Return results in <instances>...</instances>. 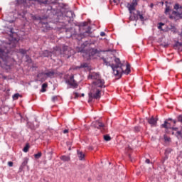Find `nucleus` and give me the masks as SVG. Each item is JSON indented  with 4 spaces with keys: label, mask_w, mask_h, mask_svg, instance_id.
<instances>
[{
    "label": "nucleus",
    "mask_w": 182,
    "mask_h": 182,
    "mask_svg": "<svg viewBox=\"0 0 182 182\" xmlns=\"http://www.w3.org/2000/svg\"><path fill=\"white\" fill-rule=\"evenodd\" d=\"M63 133H64V134H66V133H69V130L68 129H65L63 131Z\"/></svg>",
    "instance_id": "45"
},
{
    "label": "nucleus",
    "mask_w": 182,
    "mask_h": 182,
    "mask_svg": "<svg viewBox=\"0 0 182 182\" xmlns=\"http://www.w3.org/2000/svg\"><path fill=\"white\" fill-rule=\"evenodd\" d=\"M88 79H92L94 80L92 82V85H105V80L100 77V75L97 74V73H90L88 75Z\"/></svg>",
    "instance_id": "3"
},
{
    "label": "nucleus",
    "mask_w": 182,
    "mask_h": 182,
    "mask_svg": "<svg viewBox=\"0 0 182 182\" xmlns=\"http://www.w3.org/2000/svg\"><path fill=\"white\" fill-rule=\"evenodd\" d=\"M157 120L158 119L154 118V117L147 119V122L151 126V127H156L157 126Z\"/></svg>",
    "instance_id": "9"
},
{
    "label": "nucleus",
    "mask_w": 182,
    "mask_h": 182,
    "mask_svg": "<svg viewBox=\"0 0 182 182\" xmlns=\"http://www.w3.org/2000/svg\"><path fill=\"white\" fill-rule=\"evenodd\" d=\"M87 66H88L87 63H84L81 64L80 67H77L76 69H80L82 68H87Z\"/></svg>",
    "instance_id": "25"
},
{
    "label": "nucleus",
    "mask_w": 182,
    "mask_h": 182,
    "mask_svg": "<svg viewBox=\"0 0 182 182\" xmlns=\"http://www.w3.org/2000/svg\"><path fill=\"white\" fill-rule=\"evenodd\" d=\"M43 55L45 57H49L50 56V52H49L48 50H45L44 53H43Z\"/></svg>",
    "instance_id": "28"
},
{
    "label": "nucleus",
    "mask_w": 182,
    "mask_h": 182,
    "mask_svg": "<svg viewBox=\"0 0 182 182\" xmlns=\"http://www.w3.org/2000/svg\"><path fill=\"white\" fill-rule=\"evenodd\" d=\"M26 58H29V56L26 55Z\"/></svg>",
    "instance_id": "59"
},
{
    "label": "nucleus",
    "mask_w": 182,
    "mask_h": 182,
    "mask_svg": "<svg viewBox=\"0 0 182 182\" xmlns=\"http://www.w3.org/2000/svg\"><path fill=\"white\" fill-rule=\"evenodd\" d=\"M173 130H177V128H173Z\"/></svg>",
    "instance_id": "55"
},
{
    "label": "nucleus",
    "mask_w": 182,
    "mask_h": 182,
    "mask_svg": "<svg viewBox=\"0 0 182 182\" xmlns=\"http://www.w3.org/2000/svg\"><path fill=\"white\" fill-rule=\"evenodd\" d=\"M60 160L63 161H70V157L66 156H62L60 157Z\"/></svg>",
    "instance_id": "18"
},
{
    "label": "nucleus",
    "mask_w": 182,
    "mask_h": 182,
    "mask_svg": "<svg viewBox=\"0 0 182 182\" xmlns=\"http://www.w3.org/2000/svg\"><path fill=\"white\" fill-rule=\"evenodd\" d=\"M19 97V94L16 93L13 95L14 100H16Z\"/></svg>",
    "instance_id": "32"
},
{
    "label": "nucleus",
    "mask_w": 182,
    "mask_h": 182,
    "mask_svg": "<svg viewBox=\"0 0 182 182\" xmlns=\"http://www.w3.org/2000/svg\"><path fill=\"white\" fill-rule=\"evenodd\" d=\"M82 96H85V94H82Z\"/></svg>",
    "instance_id": "58"
},
{
    "label": "nucleus",
    "mask_w": 182,
    "mask_h": 182,
    "mask_svg": "<svg viewBox=\"0 0 182 182\" xmlns=\"http://www.w3.org/2000/svg\"><path fill=\"white\" fill-rule=\"evenodd\" d=\"M34 157L35 159H41V157H42V152L34 154Z\"/></svg>",
    "instance_id": "27"
},
{
    "label": "nucleus",
    "mask_w": 182,
    "mask_h": 182,
    "mask_svg": "<svg viewBox=\"0 0 182 182\" xmlns=\"http://www.w3.org/2000/svg\"><path fill=\"white\" fill-rule=\"evenodd\" d=\"M92 124L96 129H102V127H105V124L99 121H95L92 122Z\"/></svg>",
    "instance_id": "10"
},
{
    "label": "nucleus",
    "mask_w": 182,
    "mask_h": 182,
    "mask_svg": "<svg viewBox=\"0 0 182 182\" xmlns=\"http://www.w3.org/2000/svg\"><path fill=\"white\" fill-rule=\"evenodd\" d=\"M135 130H136V132H139L140 130V129L139 127H135Z\"/></svg>",
    "instance_id": "49"
},
{
    "label": "nucleus",
    "mask_w": 182,
    "mask_h": 182,
    "mask_svg": "<svg viewBox=\"0 0 182 182\" xmlns=\"http://www.w3.org/2000/svg\"><path fill=\"white\" fill-rule=\"evenodd\" d=\"M171 12H173V11H171V8H170V6H166V9H165L166 15H168V13L171 14Z\"/></svg>",
    "instance_id": "19"
},
{
    "label": "nucleus",
    "mask_w": 182,
    "mask_h": 182,
    "mask_svg": "<svg viewBox=\"0 0 182 182\" xmlns=\"http://www.w3.org/2000/svg\"><path fill=\"white\" fill-rule=\"evenodd\" d=\"M177 119H178V122H180L181 123H182V115L178 116Z\"/></svg>",
    "instance_id": "38"
},
{
    "label": "nucleus",
    "mask_w": 182,
    "mask_h": 182,
    "mask_svg": "<svg viewBox=\"0 0 182 182\" xmlns=\"http://www.w3.org/2000/svg\"><path fill=\"white\" fill-rule=\"evenodd\" d=\"M136 14L139 17L140 21H141V22H144V17L143 16V14L140 13V11H136Z\"/></svg>",
    "instance_id": "17"
},
{
    "label": "nucleus",
    "mask_w": 182,
    "mask_h": 182,
    "mask_svg": "<svg viewBox=\"0 0 182 182\" xmlns=\"http://www.w3.org/2000/svg\"><path fill=\"white\" fill-rule=\"evenodd\" d=\"M45 75L46 74L44 73H40L37 75V77L40 80H43V76H45Z\"/></svg>",
    "instance_id": "20"
},
{
    "label": "nucleus",
    "mask_w": 182,
    "mask_h": 182,
    "mask_svg": "<svg viewBox=\"0 0 182 182\" xmlns=\"http://www.w3.org/2000/svg\"><path fill=\"white\" fill-rule=\"evenodd\" d=\"M104 140H105V141H110L112 140V137H110L109 135H105Z\"/></svg>",
    "instance_id": "24"
},
{
    "label": "nucleus",
    "mask_w": 182,
    "mask_h": 182,
    "mask_svg": "<svg viewBox=\"0 0 182 182\" xmlns=\"http://www.w3.org/2000/svg\"><path fill=\"white\" fill-rule=\"evenodd\" d=\"M169 31H171V32H173V33H176L177 29L176 28V26L171 25V27L169 28Z\"/></svg>",
    "instance_id": "22"
},
{
    "label": "nucleus",
    "mask_w": 182,
    "mask_h": 182,
    "mask_svg": "<svg viewBox=\"0 0 182 182\" xmlns=\"http://www.w3.org/2000/svg\"><path fill=\"white\" fill-rule=\"evenodd\" d=\"M66 83L73 87L74 89H76L77 87V82L76 80H75V76L71 75L68 79L66 80Z\"/></svg>",
    "instance_id": "6"
},
{
    "label": "nucleus",
    "mask_w": 182,
    "mask_h": 182,
    "mask_svg": "<svg viewBox=\"0 0 182 182\" xmlns=\"http://www.w3.org/2000/svg\"><path fill=\"white\" fill-rule=\"evenodd\" d=\"M103 87H105L103 84H101V85H98V84L92 85L91 90L88 94V102H92L93 99H100L102 89Z\"/></svg>",
    "instance_id": "2"
},
{
    "label": "nucleus",
    "mask_w": 182,
    "mask_h": 182,
    "mask_svg": "<svg viewBox=\"0 0 182 182\" xmlns=\"http://www.w3.org/2000/svg\"><path fill=\"white\" fill-rule=\"evenodd\" d=\"M8 60H9V56H8V53L2 50L0 48V66L4 68L2 65H8Z\"/></svg>",
    "instance_id": "4"
},
{
    "label": "nucleus",
    "mask_w": 182,
    "mask_h": 182,
    "mask_svg": "<svg viewBox=\"0 0 182 182\" xmlns=\"http://www.w3.org/2000/svg\"><path fill=\"white\" fill-rule=\"evenodd\" d=\"M90 33V31H87L86 32H85V33Z\"/></svg>",
    "instance_id": "51"
},
{
    "label": "nucleus",
    "mask_w": 182,
    "mask_h": 182,
    "mask_svg": "<svg viewBox=\"0 0 182 182\" xmlns=\"http://www.w3.org/2000/svg\"><path fill=\"white\" fill-rule=\"evenodd\" d=\"M173 123H174V124H176V121L173 120Z\"/></svg>",
    "instance_id": "56"
},
{
    "label": "nucleus",
    "mask_w": 182,
    "mask_h": 182,
    "mask_svg": "<svg viewBox=\"0 0 182 182\" xmlns=\"http://www.w3.org/2000/svg\"><path fill=\"white\" fill-rule=\"evenodd\" d=\"M41 25H42L43 28H45L43 29L44 32H46V31H49L50 29V26H49V24L48 23H41Z\"/></svg>",
    "instance_id": "14"
},
{
    "label": "nucleus",
    "mask_w": 182,
    "mask_h": 182,
    "mask_svg": "<svg viewBox=\"0 0 182 182\" xmlns=\"http://www.w3.org/2000/svg\"><path fill=\"white\" fill-rule=\"evenodd\" d=\"M11 33H14V31H12V28L10 30Z\"/></svg>",
    "instance_id": "52"
},
{
    "label": "nucleus",
    "mask_w": 182,
    "mask_h": 182,
    "mask_svg": "<svg viewBox=\"0 0 182 182\" xmlns=\"http://www.w3.org/2000/svg\"><path fill=\"white\" fill-rule=\"evenodd\" d=\"M28 158H24L23 161L20 166V170H22L23 168V167H25L26 166V164H28Z\"/></svg>",
    "instance_id": "15"
},
{
    "label": "nucleus",
    "mask_w": 182,
    "mask_h": 182,
    "mask_svg": "<svg viewBox=\"0 0 182 182\" xmlns=\"http://www.w3.org/2000/svg\"><path fill=\"white\" fill-rule=\"evenodd\" d=\"M168 120H171V119H168Z\"/></svg>",
    "instance_id": "60"
},
{
    "label": "nucleus",
    "mask_w": 182,
    "mask_h": 182,
    "mask_svg": "<svg viewBox=\"0 0 182 182\" xmlns=\"http://www.w3.org/2000/svg\"><path fill=\"white\" fill-rule=\"evenodd\" d=\"M19 53H21V55H26V50L23 49H20L19 50Z\"/></svg>",
    "instance_id": "34"
},
{
    "label": "nucleus",
    "mask_w": 182,
    "mask_h": 182,
    "mask_svg": "<svg viewBox=\"0 0 182 182\" xmlns=\"http://www.w3.org/2000/svg\"><path fill=\"white\" fill-rule=\"evenodd\" d=\"M164 139L165 141H170V140H171L170 137H168L166 135H164Z\"/></svg>",
    "instance_id": "36"
},
{
    "label": "nucleus",
    "mask_w": 182,
    "mask_h": 182,
    "mask_svg": "<svg viewBox=\"0 0 182 182\" xmlns=\"http://www.w3.org/2000/svg\"><path fill=\"white\" fill-rule=\"evenodd\" d=\"M45 75L46 76H48V77H52V76H53V75H55V72L53 71H50L48 73H46Z\"/></svg>",
    "instance_id": "21"
},
{
    "label": "nucleus",
    "mask_w": 182,
    "mask_h": 182,
    "mask_svg": "<svg viewBox=\"0 0 182 182\" xmlns=\"http://www.w3.org/2000/svg\"><path fill=\"white\" fill-rule=\"evenodd\" d=\"M154 6V4H150V8H153Z\"/></svg>",
    "instance_id": "50"
},
{
    "label": "nucleus",
    "mask_w": 182,
    "mask_h": 182,
    "mask_svg": "<svg viewBox=\"0 0 182 182\" xmlns=\"http://www.w3.org/2000/svg\"><path fill=\"white\" fill-rule=\"evenodd\" d=\"M102 60L106 66H112L110 63L109 61H107V60L106 58H102Z\"/></svg>",
    "instance_id": "23"
},
{
    "label": "nucleus",
    "mask_w": 182,
    "mask_h": 182,
    "mask_svg": "<svg viewBox=\"0 0 182 182\" xmlns=\"http://www.w3.org/2000/svg\"><path fill=\"white\" fill-rule=\"evenodd\" d=\"M173 9H176V11H178V9H180V5L178 4H175Z\"/></svg>",
    "instance_id": "33"
},
{
    "label": "nucleus",
    "mask_w": 182,
    "mask_h": 182,
    "mask_svg": "<svg viewBox=\"0 0 182 182\" xmlns=\"http://www.w3.org/2000/svg\"><path fill=\"white\" fill-rule=\"evenodd\" d=\"M171 151H173V149H171V148H168L165 150V158L162 161L163 164L164 163V161H166V160H167V159H168V155L170 154V153H171Z\"/></svg>",
    "instance_id": "11"
},
{
    "label": "nucleus",
    "mask_w": 182,
    "mask_h": 182,
    "mask_svg": "<svg viewBox=\"0 0 182 182\" xmlns=\"http://www.w3.org/2000/svg\"><path fill=\"white\" fill-rule=\"evenodd\" d=\"M90 50H91V52H92V55H95V53H96L97 52V50H95V49H93V48H92Z\"/></svg>",
    "instance_id": "41"
},
{
    "label": "nucleus",
    "mask_w": 182,
    "mask_h": 182,
    "mask_svg": "<svg viewBox=\"0 0 182 182\" xmlns=\"http://www.w3.org/2000/svg\"><path fill=\"white\" fill-rule=\"evenodd\" d=\"M139 16L132 12V14L129 16V21H137L139 19Z\"/></svg>",
    "instance_id": "12"
},
{
    "label": "nucleus",
    "mask_w": 182,
    "mask_h": 182,
    "mask_svg": "<svg viewBox=\"0 0 182 182\" xmlns=\"http://www.w3.org/2000/svg\"><path fill=\"white\" fill-rule=\"evenodd\" d=\"M136 6H137V2L136 1H132L131 4H127V8H128L130 15L133 14V11H136Z\"/></svg>",
    "instance_id": "7"
},
{
    "label": "nucleus",
    "mask_w": 182,
    "mask_h": 182,
    "mask_svg": "<svg viewBox=\"0 0 182 182\" xmlns=\"http://www.w3.org/2000/svg\"><path fill=\"white\" fill-rule=\"evenodd\" d=\"M46 87H48V84L46 83H44L42 85V90H41V92H46Z\"/></svg>",
    "instance_id": "29"
},
{
    "label": "nucleus",
    "mask_w": 182,
    "mask_h": 182,
    "mask_svg": "<svg viewBox=\"0 0 182 182\" xmlns=\"http://www.w3.org/2000/svg\"><path fill=\"white\" fill-rule=\"evenodd\" d=\"M6 109H3L2 112H6V113L8 112V107H4Z\"/></svg>",
    "instance_id": "44"
},
{
    "label": "nucleus",
    "mask_w": 182,
    "mask_h": 182,
    "mask_svg": "<svg viewBox=\"0 0 182 182\" xmlns=\"http://www.w3.org/2000/svg\"><path fill=\"white\" fill-rule=\"evenodd\" d=\"M82 26H86V25H87V23L85 22L81 23Z\"/></svg>",
    "instance_id": "48"
},
{
    "label": "nucleus",
    "mask_w": 182,
    "mask_h": 182,
    "mask_svg": "<svg viewBox=\"0 0 182 182\" xmlns=\"http://www.w3.org/2000/svg\"><path fill=\"white\" fill-rule=\"evenodd\" d=\"M68 49H69V47L64 45L54 48V50H55L58 55H63V53L66 54Z\"/></svg>",
    "instance_id": "5"
},
{
    "label": "nucleus",
    "mask_w": 182,
    "mask_h": 182,
    "mask_svg": "<svg viewBox=\"0 0 182 182\" xmlns=\"http://www.w3.org/2000/svg\"><path fill=\"white\" fill-rule=\"evenodd\" d=\"M114 62L116 65L112 64L111 68L113 70V73L115 76H118V77H122V74L125 73V75H129L130 73V65L127 64L126 69L123 70L124 68V65H123L120 62L119 58H115Z\"/></svg>",
    "instance_id": "1"
},
{
    "label": "nucleus",
    "mask_w": 182,
    "mask_h": 182,
    "mask_svg": "<svg viewBox=\"0 0 182 182\" xmlns=\"http://www.w3.org/2000/svg\"><path fill=\"white\" fill-rule=\"evenodd\" d=\"M73 95L75 96V99H77V97H79V96H80L79 93H77V92H74Z\"/></svg>",
    "instance_id": "40"
},
{
    "label": "nucleus",
    "mask_w": 182,
    "mask_h": 182,
    "mask_svg": "<svg viewBox=\"0 0 182 182\" xmlns=\"http://www.w3.org/2000/svg\"><path fill=\"white\" fill-rule=\"evenodd\" d=\"M178 19H182V11L178 12Z\"/></svg>",
    "instance_id": "35"
},
{
    "label": "nucleus",
    "mask_w": 182,
    "mask_h": 182,
    "mask_svg": "<svg viewBox=\"0 0 182 182\" xmlns=\"http://www.w3.org/2000/svg\"><path fill=\"white\" fill-rule=\"evenodd\" d=\"M169 15V19H171L172 21H178V12L176 11H172L171 13H168Z\"/></svg>",
    "instance_id": "8"
},
{
    "label": "nucleus",
    "mask_w": 182,
    "mask_h": 182,
    "mask_svg": "<svg viewBox=\"0 0 182 182\" xmlns=\"http://www.w3.org/2000/svg\"><path fill=\"white\" fill-rule=\"evenodd\" d=\"M161 126L164 129H171V124H170L167 120H166Z\"/></svg>",
    "instance_id": "13"
},
{
    "label": "nucleus",
    "mask_w": 182,
    "mask_h": 182,
    "mask_svg": "<svg viewBox=\"0 0 182 182\" xmlns=\"http://www.w3.org/2000/svg\"><path fill=\"white\" fill-rule=\"evenodd\" d=\"M33 19H36V17H35V16H33Z\"/></svg>",
    "instance_id": "54"
},
{
    "label": "nucleus",
    "mask_w": 182,
    "mask_h": 182,
    "mask_svg": "<svg viewBox=\"0 0 182 182\" xmlns=\"http://www.w3.org/2000/svg\"><path fill=\"white\" fill-rule=\"evenodd\" d=\"M3 109H6V107H0V115L5 114L6 113V111H2Z\"/></svg>",
    "instance_id": "30"
},
{
    "label": "nucleus",
    "mask_w": 182,
    "mask_h": 182,
    "mask_svg": "<svg viewBox=\"0 0 182 182\" xmlns=\"http://www.w3.org/2000/svg\"><path fill=\"white\" fill-rule=\"evenodd\" d=\"M100 36H106V33L105 32H101L100 33Z\"/></svg>",
    "instance_id": "43"
},
{
    "label": "nucleus",
    "mask_w": 182,
    "mask_h": 182,
    "mask_svg": "<svg viewBox=\"0 0 182 182\" xmlns=\"http://www.w3.org/2000/svg\"><path fill=\"white\" fill-rule=\"evenodd\" d=\"M176 45H177V46H182V43H180V42H177V43H176Z\"/></svg>",
    "instance_id": "47"
},
{
    "label": "nucleus",
    "mask_w": 182,
    "mask_h": 182,
    "mask_svg": "<svg viewBox=\"0 0 182 182\" xmlns=\"http://www.w3.org/2000/svg\"><path fill=\"white\" fill-rule=\"evenodd\" d=\"M8 166H9V167H13V166H14V162H12V161H9V162H8Z\"/></svg>",
    "instance_id": "39"
},
{
    "label": "nucleus",
    "mask_w": 182,
    "mask_h": 182,
    "mask_svg": "<svg viewBox=\"0 0 182 182\" xmlns=\"http://www.w3.org/2000/svg\"><path fill=\"white\" fill-rule=\"evenodd\" d=\"M77 156L79 160H85V154L80 151H77Z\"/></svg>",
    "instance_id": "16"
},
{
    "label": "nucleus",
    "mask_w": 182,
    "mask_h": 182,
    "mask_svg": "<svg viewBox=\"0 0 182 182\" xmlns=\"http://www.w3.org/2000/svg\"><path fill=\"white\" fill-rule=\"evenodd\" d=\"M145 162L146 164H150V159H146Z\"/></svg>",
    "instance_id": "46"
},
{
    "label": "nucleus",
    "mask_w": 182,
    "mask_h": 182,
    "mask_svg": "<svg viewBox=\"0 0 182 182\" xmlns=\"http://www.w3.org/2000/svg\"><path fill=\"white\" fill-rule=\"evenodd\" d=\"M23 151H24V153H28V151H29V144H27L23 148Z\"/></svg>",
    "instance_id": "26"
},
{
    "label": "nucleus",
    "mask_w": 182,
    "mask_h": 182,
    "mask_svg": "<svg viewBox=\"0 0 182 182\" xmlns=\"http://www.w3.org/2000/svg\"><path fill=\"white\" fill-rule=\"evenodd\" d=\"M117 0H114V2H117Z\"/></svg>",
    "instance_id": "57"
},
{
    "label": "nucleus",
    "mask_w": 182,
    "mask_h": 182,
    "mask_svg": "<svg viewBox=\"0 0 182 182\" xmlns=\"http://www.w3.org/2000/svg\"><path fill=\"white\" fill-rule=\"evenodd\" d=\"M179 9H182V6H179Z\"/></svg>",
    "instance_id": "53"
},
{
    "label": "nucleus",
    "mask_w": 182,
    "mask_h": 182,
    "mask_svg": "<svg viewBox=\"0 0 182 182\" xmlns=\"http://www.w3.org/2000/svg\"><path fill=\"white\" fill-rule=\"evenodd\" d=\"M162 26H164V23H159V26H158V29H160V31H163Z\"/></svg>",
    "instance_id": "31"
},
{
    "label": "nucleus",
    "mask_w": 182,
    "mask_h": 182,
    "mask_svg": "<svg viewBox=\"0 0 182 182\" xmlns=\"http://www.w3.org/2000/svg\"><path fill=\"white\" fill-rule=\"evenodd\" d=\"M29 1H37V2H42V3H43L44 1H46V0H29Z\"/></svg>",
    "instance_id": "42"
},
{
    "label": "nucleus",
    "mask_w": 182,
    "mask_h": 182,
    "mask_svg": "<svg viewBox=\"0 0 182 182\" xmlns=\"http://www.w3.org/2000/svg\"><path fill=\"white\" fill-rule=\"evenodd\" d=\"M52 102H58V96H53L52 97Z\"/></svg>",
    "instance_id": "37"
}]
</instances>
